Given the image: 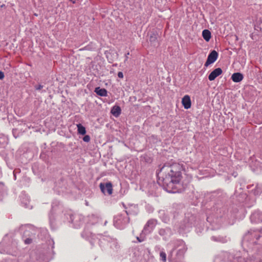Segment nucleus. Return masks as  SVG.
I'll list each match as a JSON object with an SVG mask.
<instances>
[{"instance_id":"1","label":"nucleus","mask_w":262,"mask_h":262,"mask_svg":"<svg viewBox=\"0 0 262 262\" xmlns=\"http://www.w3.org/2000/svg\"><path fill=\"white\" fill-rule=\"evenodd\" d=\"M183 165L177 163H166L157 172V182L167 192H180V182L182 178Z\"/></svg>"},{"instance_id":"2","label":"nucleus","mask_w":262,"mask_h":262,"mask_svg":"<svg viewBox=\"0 0 262 262\" xmlns=\"http://www.w3.org/2000/svg\"><path fill=\"white\" fill-rule=\"evenodd\" d=\"M214 262H262V260L252 257L245 258L238 254L233 255L226 252L216 256Z\"/></svg>"},{"instance_id":"3","label":"nucleus","mask_w":262,"mask_h":262,"mask_svg":"<svg viewBox=\"0 0 262 262\" xmlns=\"http://www.w3.org/2000/svg\"><path fill=\"white\" fill-rule=\"evenodd\" d=\"M81 236L89 241L92 246L96 244L101 245L102 241L105 239V236L101 234L95 235L88 228H85L81 233Z\"/></svg>"},{"instance_id":"4","label":"nucleus","mask_w":262,"mask_h":262,"mask_svg":"<svg viewBox=\"0 0 262 262\" xmlns=\"http://www.w3.org/2000/svg\"><path fill=\"white\" fill-rule=\"evenodd\" d=\"M129 222V217L124 213H119L114 218V225L118 229H122Z\"/></svg>"},{"instance_id":"5","label":"nucleus","mask_w":262,"mask_h":262,"mask_svg":"<svg viewBox=\"0 0 262 262\" xmlns=\"http://www.w3.org/2000/svg\"><path fill=\"white\" fill-rule=\"evenodd\" d=\"M251 238H253L252 243L253 244L262 245V230L248 231L244 236L245 239H249Z\"/></svg>"},{"instance_id":"6","label":"nucleus","mask_w":262,"mask_h":262,"mask_svg":"<svg viewBox=\"0 0 262 262\" xmlns=\"http://www.w3.org/2000/svg\"><path fill=\"white\" fill-rule=\"evenodd\" d=\"M157 224V221L155 219H150L145 224L142 232H144L145 234L150 233Z\"/></svg>"},{"instance_id":"7","label":"nucleus","mask_w":262,"mask_h":262,"mask_svg":"<svg viewBox=\"0 0 262 262\" xmlns=\"http://www.w3.org/2000/svg\"><path fill=\"white\" fill-rule=\"evenodd\" d=\"M218 53L215 51H212L208 55L207 60L205 63V67H207L210 64L214 63L218 57Z\"/></svg>"},{"instance_id":"8","label":"nucleus","mask_w":262,"mask_h":262,"mask_svg":"<svg viewBox=\"0 0 262 262\" xmlns=\"http://www.w3.org/2000/svg\"><path fill=\"white\" fill-rule=\"evenodd\" d=\"M176 249V248L174 247L172 249L170 254L168 256L169 260L171 262H179L180 261H181L182 260V259L184 257V253L185 252V250L184 248L180 249H179L178 251V252L177 253V258H176V259L174 260L173 261H172V257H171V256H172L171 255V253H172V252H173Z\"/></svg>"},{"instance_id":"9","label":"nucleus","mask_w":262,"mask_h":262,"mask_svg":"<svg viewBox=\"0 0 262 262\" xmlns=\"http://www.w3.org/2000/svg\"><path fill=\"white\" fill-rule=\"evenodd\" d=\"M100 188L101 191L105 193L106 191L108 194L111 195L113 192V185L111 182H109L106 183H101L100 184Z\"/></svg>"},{"instance_id":"10","label":"nucleus","mask_w":262,"mask_h":262,"mask_svg":"<svg viewBox=\"0 0 262 262\" xmlns=\"http://www.w3.org/2000/svg\"><path fill=\"white\" fill-rule=\"evenodd\" d=\"M250 220L252 223H262V212L259 211H255L251 214Z\"/></svg>"},{"instance_id":"11","label":"nucleus","mask_w":262,"mask_h":262,"mask_svg":"<svg viewBox=\"0 0 262 262\" xmlns=\"http://www.w3.org/2000/svg\"><path fill=\"white\" fill-rule=\"evenodd\" d=\"M124 208L126 209L125 210V214L128 216L129 215H137L138 212V209L136 205H131L128 207H126L124 205Z\"/></svg>"},{"instance_id":"12","label":"nucleus","mask_w":262,"mask_h":262,"mask_svg":"<svg viewBox=\"0 0 262 262\" xmlns=\"http://www.w3.org/2000/svg\"><path fill=\"white\" fill-rule=\"evenodd\" d=\"M158 36V35L156 32H151L150 34L149 40L150 45L154 47H158L159 46Z\"/></svg>"},{"instance_id":"13","label":"nucleus","mask_w":262,"mask_h":262,"mask_svg":"<svg viewBox=\"0 0 262 262\" xmlns=\"http://www.w3.org/2000/svg\"><path fill=\"white\" fill-rule=\"evenodd\" d=\"M223 71L221 68H217L212 71L208 76V79L210 81L214 80L217 77L222 74Z\"/></svg>"},{"instance_id":"14","label":"nucleus","mask_w":262,"mask_h":262,"mask_svg":"<svg viewBox=\"0 0 262 262\" xmlns=\"http://www.w3.org/2000/svg\"><path fill=\"white\" fill-rule=\"evenodd\" d=\"M182 103L185 109L190 108L191 102L190 97L188 95L184 96L182 98Z\"/></svg>"},{"instance_id":"15","label":"nucleus","mask_w":262,"mask_h":262,"mask_svg":"<svg viewBox=\"0 0 262 262\" xmlns=\"http://www.w3.org/2000/svg\"><path fill=\"white\" fill-rule=\"evenodd\" d=\"M244 78L243 75L241 73H234L231 76V79L234 82H239Z\"/></svg>"},{"instance_id":"16","label":"nucleus","mask_w":262,"mask_h":262,"mask_svg":"<svg viewBox=\"0 0 262 262\" xmlns=\"http://www.w3.org/2000/svg\"><path fill=\"white\" fill-rule=\"evenodd\" d=\"M94 92L100 96L105 97L107 95V90L104 88H100L99 86L96 87Z\"/></svg>"},{"instance_id":"17","label":"nucleus","mask_w":262,"mask_h":262,"mask_svg":"<svg viewBox=\"0 0 262 262\" xmlns=\"http://www.w3.org/2000/svg\"><path fill=\"white\" fill-rule=\"evenodd\" d=\"M111 113L116 117H118L121 113V109L119 106H114L111 110Z\"/></svg>"},{"instance_id":"18","label":"nucleus","mask_w":262,"mask_h":262,"mask_svg":"<svg viewBox=\"0 0 262 262\" xmlns=\"http://www.w3.org/2000/svg\"><path fill=\"white\" fill-rule=\"evenodd\" d=\"M202 36L206 41H209L211 36L210 31L207 29L204 30L202 32Z\"/></svg>"},{"instance_id":"19","label":"nucleus","mask_w":262,"mask_h":262,"mask_svg":"<svg viewBox=\"0 0 262 262\" xmlns=\"http://www.w3.org/2000/svg\"><path fill=\"white\" fill-rule=\"evenodd\" d=\"M211 239L214 242H221L222 243H225L227 242V239L226 238V237H223V236H212L211 237Z\"/></svg>"},{"instance_id":"20","label":"nucleus","mask_w":262,"mask_h":262,"mask_svg":"<svg viewBox=\"0 0 262 262\" xmlns=\"http://www.w3.org/2000/svg\"><path fill=\"white\" fill-rule=\"evenodd\" d=\"M77 127L78 128V133L79 134L84 135L86 134V129L85 127L83 126L81 124L79 123L77 124Z\"/></svg>"},{"instance_id":"21","label":"nucleus","mask_w":262,"mask_h":262,"mask_svg":"<svg viewBox=\"0 0 262 262\" xmlns=\"http://www.w3.org/2000/svg\"><path fill=\"white\" fill-rule=\"evenodd\" d=\"M160 256L161 259L164 262L166 261V254L165 252L163 251H161L160 253Z\"/></svg>"},{"instance_id":"22","label":"nucleus","mask_w":262,"mask_h":262,"mask_svg":"<svg viewBox=\"0 0 262 262\" xmlns=\"http://www.w3.org/2000/svg\"><path fill=\"white\" fill-rule=\"evenodd\" d=\"M159 234L161 236H164L166 234V232L165 229H160L159 230Z\"/></svg>"},{"instance_id":"23","label":"nucleus","mask_w":262,"mask_h":262,"mask_svg":"<svg viewBox=\"0 0 262 262\" xmlns=\"http://www.w3.org/2000/svg\"><path fill=\"white\" fill-rule=\"evenodd\" d=\"M43 88V85L41 84L36 85L34 86L35 89L37 91H39V90H41Z\"/></svg>"},{"instance_id":"24","label":"nucleus","mask_w":262,"mask_h":262,"mask_svg":"<svg viewBox=\"0 0 262 262\" xmlns=\"http://www.w3.org/2000/svg\"><path fill=\"white\" fill-rule=\"evenodd\" d=\"M90 139L91 138L89 135H85L83 138V140L85 142H89Z\"/></svg>"},{"instance_id":"25","label":"nucleus","mask_w":262,"mask_h":262,"mask_svg":"<svg viewBox=\"0 0 262 262\" xmlns=\"http://www.w3.org/2000/svg\"><path fill=\"white\" fill-rule=\"evenodd\" d=\"M32 239L31 238H27L24 241V243H25V244H27V245L30 244L32 243Z\"/></svg>"},{"instance_id":"26","label":"nucleus","mask_w":262,"mask_h":262,"mask_svg":"<svg viewBox=\"0 0 262 262\" xmlns=\"http://www.w3.org/2000/svg\"><path fill=\"white\" fill-rule=\"evenodd\" d=\"M76 217V216H74L73 215H70L71 222L72 223L74 224V225L76 224L75 222L74 221V220L75 219Z\"/></svg>"},{"instance_id":"27","label":"nucleus","mask_w":262,"mask_h":262,"mask_svg":"<svg viewBox=\"0 0 262 262\" xmlns=\"http://www.w3.org/2000/svg\"><path fill=\"white\" fill-rule=\"evenodd\" d=\"M118 77L120 78H123V74L122 72H119L118 73Z\"/></svg>"},{"instance_id":"28","label":"nucleus","mask_w":262,"mask_h":262,"mask_svg":"<svg viewBox=\"0 0 262 262\" xmlns=\"http://www.w3.org/2000/svg\"><path fill=\"white\" fill-rule=\"evenodd\" d=\"M5 77L4 73L2 71H0V80H2Z\"/></svg>"},{"instance_id":"29","label":"nucleus","mask_w":262,"mask_h":262,"mask_svg":"<svg viewBox=\"0 0 262 262\" xmlns=\"http://www.w3.org/2000/svg\"><path fill=\"white\" fill-rule=\"evenodd\" d=\"M136 238L138 240V241L140 243L144 241V238H141V237H139L138 236H137Z\"/></svg>"},{"instance_id":"30","label":"nucleus","mask_w":262,"mask_h":262,"mask_svg":"<svg viewBox=\"0 0 262 262\" xmlns=\"http://www.w3.org/2000/svg\"><path fill=\"white\" fill-rule=\"evenodd\" d=\"M129 54V53L128 52L127 53L125 54V62L128 59V55Z\"/></svg>"},{"instance_id":"31","label":"nucleus","mask_w":262,"mask_h":262,"mask_svg":"<svg viewBox=\"0 0 262 262\" xmlns=\"http://www.w3.org/2000/svg\"><path fill=\"white\" fill-rule=\"evenodd\" d=\"M55 211H56V208H55V207L53 206V207H52V212H55Z\"/></svg>"},{"instance_id":"32","label":"nucleus","mask_w":262,"mask_h":262,"mask_svg":"<svg viewBox=\"0 0 262 262\" xmlns=\"http://www.w3.org/2000/svg\"><path fill=\"white\" fill-rule=\"evenodd\" d=\"M0 185H4V183H3V182H0Z\"/></svg>"}]
</instances>
